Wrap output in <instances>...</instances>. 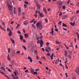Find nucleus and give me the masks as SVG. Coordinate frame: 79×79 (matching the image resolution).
I'll use <instances>...</instances> for the list:
<instances>
[{"label":"nucleus","mask_w":79,"mask_h":79,"mask_svg":"<svg viewBox=\"0 0 79 79\" xmlns=\"http://www.w3.org/2000/svg\"><path fill=\"white\" fill-rule=\"evenodd\" d=\"M56 44H61V42L56 40Z\"/></svg>","instance_id":"17"},{"label":"nucleus","mask_w":79,"mask_h":79,"mask_svg":"<svg viewBox=\"0 0 79 79\" xmlns=\"http://www.w3.org/2000/svg\"><path fill=\"white\" fill-rule=\"evenodd\" d=\"M34 75H35V74H37V72H34V73H33Z\"/></svg>","instance_id":"35"},{"label":"nucleus","mask_w":79,"mask_h":79,"mask_svg":"<svg viewBox=\"0 0 79 79\" xmlns=\"http://www.w3.org/2000/svg\"><path fill=\"white\" fill-rule=\"evenodd\" d=\"M23 42H24V43H26V41L24 39L23 40Z\"/></svg>","instance_id":"50"},{"label":"nucleus","mask_w":79,"mask_h":79,"mask_svg":"<svg viewBox=\"0 0 79 79\" xmlns=\"http://www.w3.org/2000/svg\"><path fill=\"white\" fill-rule=\"evenodd\" d=\"M20 40H23V37L21 35H20Z\"/></svg>","instance_id":"14"},{"label":"nucleus","mask_w":79,"mask_h":79,"mask_svg":"<svg viewBox=\"0 0 79 79\" xmlns=\"http://www.w3.org/2000/svg\"><path fill=\"white\" fill-rule=\"evenodd\" d=\"M12 34V31L11 30L10 31L9 33V36H11Z\"/></svg>","instance_id":"9"},{"label":"nucleus","mask_w":79,"mask_h":79,"mask_svg":"<svg viewBox=\"0 0 79 79\" xmlns=\"http://www.w3.org/2000/svg\"><path fill=\"white\" fill-rule=\"evenodd\" d=\"M79 10H77V11H76L77 14L79 13Z\"/></svg>","instance_id":"62"},{"label":"nucleus","mask_w":79,"mask_h":79,"mask_svg":"<svg viewBox=\"0 0 79 79\" xmlns=\"http://www.w3.org/2000/svg\"><path fill=\"white\" fill-rule=\"evenodd\" d=\"M32 27L34 28V29H35L36 28L35 27V26L34 25V24H32Z\"/></svg>","instance_id":"22"},{"label":"nucleus","mask_w":79,"mask_h":79,"mask_svg":"<svg viewBox=\"0 0 79 79\" xmlns=\"http://www.w3.org/2000/svg\"><path fill=\"white\" fill-rule=\"evenodd\" d=\"M23 47L25 49V50H26V47H25L24 46H23Z\"/></svg>","instance_id":"60"},{"label":"nucleus","mask_w":79,"mask_h":79,"mask_svg":"<svg viewBox=\"0 0 79 79\" xmlns=\"http://www.w3.org/2000/svg\"><path fill=\"white\" fill-rule=\"evenodd\" d=\"M71 2V1L70 0H69L68 2L67 3V4H69V2Z\"/></svg>","instance_id":"58"},{"label":"nucleus","mask_w":79,"mask_h":79,"mask_svg":"<svg viewBox=\"0 0 79 79\" xmlns=\"http://www.w3.org/2000/svg\"><path fill=\"white\" fill-rule=\"evenodd\" d=\"M10 48H9L8 49V53L10 52Z\"/></svg>","instance_id":"48"},{"label":"nucleus","mask_w":79,"mask_h":79,"mask_svg":"<svg viewBox=\"0 0 79 79\" xmlns=\"http://www.w3.org/2000/svg\"><path fill=\"white\" fill-rule=\"evenodd\" d=\"M64 52H65V56H66L67 55H68V52H67V51L66 50H64Z\"/></svg>","instance_id":"8"},{"label":"nucleus","mask_w":79,"mask_h":79,"mask_svg":"<svg viewBox=\"0 0 79 79\" xmlns=\"http://www.w3.org/2000/svg\"><path fill=\"white\" fill-rule=\"evenodd\" d=\"M30 61L31 62V63H32V61H33V60L32 59H31L30 60Z\"/></svg>","instance_id":"37"},{"label":"nucleus","mask_w":79,"mask_h":79,"mask_svg":"<svg viewBox=\"0 0 79 79\" xmlns=\"http://www.w3.org/2000/svg\"><path fill=\"white\" fill-rule=\"evenodd\" d=\"M40 16L41 17V18H43V17H44V15H43V13H41L40 14Z\"/></svg>","instance_id":"13"},{"label":"nucleus","mask_w":79,"mask_h":79,"mask_svg":"<svg viewBox=\"0 0 79 79\" xmlns=\"http://www.w3.org/2000/svg\"><path fill=\"white\" fill-rule=\"evenodd\" d=\"M55 31H56V32H58V29L56 28L55 29Z\"/></svg>","instance_id":"49"},{"label":"nucleus","mask_w":79,"mask_h":79,"mask_svg":"<svg viewBox=\"0 0 79 79\" xmlns=\"http://www.w3.org/2000/svg\"><path fill=\"white\" fill-rule=\"evenodd\" d=\"M68 57L70 59H71V56H70V55H68Z\"/></svg>","instance_id":"31"},{"label":"nucleus","mask_w":79,"mask_h":79,"mask_svg":"<svg viewBox=\"0 0 79 79\" xmlns=\"http://www.w3.org/2000/svg\"><path fill=\"white\" fill-rule=\"evenodd\" d=\"M65 75H66V77H68V74H67V73H65Z\"/></svg>","instance_id":"42"},{"label":"nucleus","mask_w":79,"mask_h":79,"mask_svg":"<svg viewBox=\"0 0 79 79\" xmlns=\"http://www.w3.org/2000/svg\"><path fill=\"white\" fill-rule=\"evenodd\" d=\"M70 24H71L72 26H73L75 25V23L74 22L73 23L72 22H70Z\"/></svg>","instance_id":"11"},{"label":"nucleus","mask_w":79,"mask_h":79,"mask_svg":"<svg viewBox=\"0 0 79 79\" xmlns=\"http://www.w3.org/2000/svg\"><path fill=\"white\" fill-rule=\"evenodd\" d=\"M36 25L38 29H42L43 28V26H42V23L40 22H38L36 23Z\"/></svg>","instance_id":"1"},{"label":"nucleus","mask_w":79,"mask_h":79,"mask_svg":"<svg viewBox=\"0 0 79 79\" xmlns=\"http://www.w3.org/2000/svg\"><path fill=\"white\" fill-rule=\"evenodd\" d=\"M35 13L36 15H37V13H38V10H37L36 11H35Z\"/></svg>","instance_id":"43"},{"label":"nucleus","mask_w":79,"mask_h":79,"mask_svg":"<svg viewBox=\"0 0 79 79\" xmlns=\"http://www.w3.org/2000/svg\"><path fill=\"white\" fill-rule=\"evenodd\" d=\"M24 7H25V8H27V5L26 4H24Z\"/></svg>","instance_id":"28"},{"label":"nucleus","mask_w":79,"mask_h":79,"mask_svg":"<svg viewBox=\"0 0 79 79\" xmlns=\"http://www.w3.org/2000/svg\"><path fill=\"white\" fill-rule=\"evenodd\" d=\"M8 70L10 72V73H11L12 72V71L10 70V69H8Z\"/></svg>","instance_id":"51"},{"label":"nucleus","mask_w":79,"mask_h":79,"mask_svg":"<svg viewBox=\"0 0 79 79\" xmlns=\"http://www.w3.org/2000/svg\"><path fill=\"white\" fill-rule=\"evenodd\" d=\"M34 44V43L33 41H32L31 42V45H32Z\"/></svg>","instance_id":"46"},{"label":"nucleus","mask_w":79,"mask_h":79,"mask_svg":"<svg viewBox=\"0 0 79 79\" xmlns=\"http://www.w3.org/2000/svg\"><path fill=\"white\" fill-rule=\"evenodd\" d=\"M42 50L43 52H45V49L44 48H42Z\"/></svg>","instance_id":"39"},{"label":"nucleus","mask_w":79,"mask_h":79,"mask_svg":"<svg viewBox=\"0 0 79 79\" xmlns=\"http://www.w3.org/2000/svg\"><path fill=\"white\" fill-rule=\"evenodd\" d=\"M73 19H74V17H73L70 19L71 21H72L73 20Z\"/></svg>","instance_id":"52"},{"label":"nucleus","mask_w":79,"mask_h":79,"mask_svg":"<svg viewBox=\"0 0 79 79\" xmlns=\"http://www.w3.org/2000/svg\"><path fill=\"white\" fill-rule=\"evenodd\" d=\"M10 40L12 41V43H13V44H15V40H13L12 38H10Z\"/></svg>","instance_id":"12"},{"label":"nucleus","mask_w":79,"mask_h":79,"mask_svg":"<svg viewBox=\"0 0 79 79\" xmlns=\"http://www.w3.org/2000/svg\"><path fill=\"white\" fill-rule=\"evenodd\" d=\"M23 31L24 33H26V30H25V28H23Z\"/></svg>","instance_id":"34"},{"label":"nucleus","mask_w":79,"mask_h":79,"mask_svg":"<svg viewBox=\"0 0 79 79\" xmlns=\"http://www.w3.org/2000/svg\"><path fill=\"white\" fill-rule=\"evenodd\" d=\"M57 6L59 8V10H61V6H62V2L59 1L57 4Z\"/></svg>","instance_id":"3"},{"label":"nucleus","mask_w":79,"mask_h":79,"mask_svg":"<svg viewBox=\"0 0 79 79\" xmlns=\"http://www.w3.org/2000/svg\"><path fill=\"white\" fill-rule=\"evenodd\" d=\"M47 56H50V53H47Z\"/></svg>","instance_id":"45"},{"label":"nucleus","mask_w":79,"mask_h":79,"mask_svg":"<svg viewBox=\"0 0 79 79\" xmlns=\"http://www.w3.org/2000/svg\"><path fill=\"white\" fill-rule=\"evenodd\" d=\"M14 74L15 75V76L16 77L17 76V73L16 72H14Z\"/></svg>","instance_id":"24"},{"label":"nucleus","mask_w":79,"mask_h":79,"mask_svg":"<svg viewBox=\"0 0 79 79\" xmlns=\"http://www.w3.org/2000/svg\"><path fill=\"white\" fill-rule=\"evenodd\" d=\"M46 69L47 70H48V68L47 67H46Z\"/></svg>","instance_id":"61"},{"label":"nucleus","mask_w":79,"mask_h":79,"mask_svg":"<svg viewBox=\"0 0 79 79\" xmlns=\"http://www.w3.org/2000/svg\"><path fill=\"white\" fill-rule=\"evenodd\" d=\"M17 53H18V54H19L20 53V51H18L16 52Z\"/></svg>","instance_id":"32"},{"label":"nucleus","mask_w":79,"mask_h":79,"mask_svg":"<svg viewBox=\"0 0 79 79\" xmlns=\"http://www.w3.org/2000/svg\"><path fill=\"white\" fill-rule=\"evenodd\" d=\"M67 17V15H64L63 18H62V19H66Z\"/></svg>","instance_id":"16"},{"label":"nucleus","mask_w":79,"mask_h":79,"mask_svg":"<svg viewBox=\"0 0 79 79\" xmlns=\"http://www.w3.org/2000/svg\"><path fill=\"white\" fill-rule=\"evenodd\" d=\"M42 58H43V59H44V60H47L46 58L45 57V56L42 57L41 56Z\"/></svg>","instance_id":"30"},{"label":"nucleus","mask_w":79,"mask_h":79,"mask_svg":"<svg viewBox=\"0 0 79 79\" xmlns=\"http://www.w3.org/2000/svg\"><path fill=\"white\" fill-rule=\"evenodd\" d=\"M59 15H60V16H61V15H62V13L61 12H60V14H59Z\"/></svg>","instance_id":"55"},{"label":"nucleus","mask_w":79,"mask_h":79,"mask_svg":"<svg viewBox=\"0 0 79 79\" xmlns=\"http://www.w3.org/2000/svg\"><path fill=\"white\" fill-rule=\"evenodd\" d=\"M36 58L37 60H39V56H36Z\"/></svg>","instance_id":"53"},{"label":"nucleus","mask_w":79,"mask_h":79,"mask_svg":"<svg viewBox=\"0 0 79 79\" xmlns=\"http://www.w3.org/2000/svg\"><path fill=\"white\" fill-rule=\"evenodd\" d=\"M77 6H79V2L77 4Z\"/></svg>","instance_id":"59"},{"label":"nucleus","mask_w":79,"mask_h":79,"mask_svg":"<svg viewBox=\"0 0 79 79\" xmlns=\"http://www.w3.org/2000/svg\"><path fill=\"white\" fill-rule=\"evenodd\" d=\"M17 32L18 34H21V31H18Z\"/></svg>","instance_id":"41"},{"label":"nucleus","mask_w":79,"mask_h":79,"mask_svg":"<svg viewBox=\"0 0 79 79\" xmlns=\"http://www.w3.org/2000/svg\"><path fill=\"white\" fill-rule=\"evenodd\" d=\"M25 73H27V72H28V70L27 69L26 71H25Z\"/></svg>","instance_id":"64"},{"label":"nucleus","mask_w":79,"mask_h":79,"mask_svg":"<svg viewBox=\"0 0 79 79\" xmlns=\"http://www.w3.org/2000/svg\"><path fill=\"white\" fill-rule=\"evenodd\" d=\"M24 3H26V4H27V5H28V4H29V2H26V1H25Z\"/></svg>","instance_id":"33"},{"label":"nucleus","mask_w":79,"mask_h":79,"mask_svg":"<svg viewBox=\"0 0 79 79\" xmlns=\"http://www.w3.org/2000/svg\"><path fill=\"white\" fill-rule=\"evenodd\" d=\"M51 31L52 32H50V34H51L53 35H54V33H53V32L54 31H53V28H52L51 29Z\"/></svg>","instance_id":"5"},{"label":"nucleus","mask_w":79,"mask_h":79,"mask_svg":"<svg viewBox=\"0 0 79 79\" xmlns=\"http://www.w3.org/2000/svg\"><path fill=\"white\" fill-rule=\"evenodd\" d=\"M24 25H27V23H26V21H25L24 23H23Z\"/></svg>","instance_id":"29"},{"label":"nucleus","mask_w":79,"mask_h":79,"mask_svg":"<svg viewBox=\"0 0 79 79\" xmlns=\"http://www.w3.org/2000/svg\"><path fill=\"white\" fill-rule=\"evenodd\" d=\"M34 69H31V73H32V74H34Z\"/></svg>","instance_id":"10"},{"label":"nucleus","mask_w":79,"mask_h":79,"mask_svg":"<svg viewBox=\"0 0 79 79\" xmlns=\"http://www.w3.org/2000/svg\"><path fill=\"white\" fill-rule=\"evenodd\" d=\"M16 8L14 7V14H16Z\"/></svg>","instance_id":"7"},{"label":"nucleus","mask_w":79,"mask_h":79,"mask_svg":"<svg viewBox=\"0 0 79 79\" xmlns=\"http://www.w3.org/2000/svg\"><path fill=\"white\" fill-rule=\"evenodd\" d=\"M62 22L61 21H59V23H58L59 25H61Z\"/></svg>","instance_id":"18"},{"label":"nucleus","mask_w":79,"mask_h":79,"mask_svg":"<svg viewBox=\"0 0 79 79\" xmlns=\"http://www.w3.org/2000/svg\"><path fill=\"white\" fill-rule=\"evenodd\" d=\"M37 22V21H35L34 22V24H35Z\"/></svg>","instance_id":"57"},{"label":"nucleus","mask_w":79,"mask_h":79,"mask_svg":"<svg viewBox=\"0 0 79 79\" xmlns=\"http://www.w3.org/2000/svg\"><path fill=\"white\" fill-rule=\"evenodd\" d=\"M45 21L46 23H48V20L46 18L45 19Z\"/></svg>","instance_id":"36"},{"label":"nucleus","mask_w":79,"mask_h":79,"mask_svg":"<svg viewBox=\"0 0 79 79\" xmlns=\"http://www.w3.org/2000/svg\"><path fill=\"white\" fill-rule=\"evenodd\" d=\"M35 20V19H33L30 22V23H33Z\"/></svg>","instance_id":"23"},{"label":"nucleus","mask_w":79,"mask_h":79,"mask_svg":"<svg viewBox=\"0 0 79 79\" xmlns=\"http://www.w3.org/2000/svg\"><path fill=\"white\" fill-rule=\"evenodd\" d=\"M39 69H36L35 71H39Z\"/></svg>","instance_id":"56"},{"label":"nucleus","mask_w":79,"mask_h":79,"mask_svg":"<svg viewBox=\"0 0 79 79\" xmlns=\"http://www.w3.org/2000/svg\"><path fill=\"white\" fill-rule=\"evenodd\" d=\"M40 45H44V43H40Z\"/></svg>","instance_id":"63"},{"label":"nucleus","mask_w":79,"mask_h":79,"mask_svg":"<svg viewBox=\"0 0 79 79\" xmlns=\"http://www.w3.org/2000/svg\"><path fill=\"white\" fill-rule=\"evenodd\" d=\"M62 8H63V10H65V6H63Z\"/></svg>","instance_id":"40"},{"label":"nucleus","mask_w":79,"mask_h":79,"mask_svg":"<svg viewBox=\"0 0 79 79\" xmlns=\"http://www.w3.org/2000/svg\"><path fill=\"white\" fill-rule=\"evenodd\" d=\"M25 37H28V34H25Z\"/></svg>","instance_id":"21"},{"label":"nucleus","mask_w":79,"mask_h":79,"mask_svg":"<svg viewBox=\"0 0 79 79\" xmlns=\"http://www.w3.org/2000/svg\"><path fill=\"white\" fill-rule=\"evenodd\" d=\"M18 12H19V13H21V9H20V7H19V8Z\"/></svg>","instance_id":"25"},{"label":"nucleus","mask_w":79,"mask_h":79,"mask_svg":"<svg viewBox=\"0 0 79 79\" xmlns=\"http://www.w3.org/2000/svg\"><path fill=\"white\" fill-rule=\"evenodd\" d=\"M2 24L4 26H5V23L4 22H3Z\"/></svg>","instance_id":"54"},{"label":"nucleus","mask_w":79,"mask_h":79,"mask_svg":"<svg viewBox=\"0 0 79 79\" xmlns=\"http://www.w3.org/2000/svg\"><path fill=\"white\" fill-rule=\"evenodd\" d=\"M49 43L47 42L46 43V45L47 46H48V45H49Z\"/></svg>","instance_id":"47"},{"label":"nucleus","mask_w":79,"mask_h":79,"mask_svg":"<svg viewBox=\"0 0 79 79\" xmlns=\"http://www.w3.org/2000/svg\"><path fill=\"white\" fill-rule=\"evenodd\" d=\"M45 50L46 52H49V51H51V48H50V47H48L47 48H46L45 49Z\"/></svg>","instance_id":"4"},{"label":"nucleus","mask_w":79,"mask_h":79,"mask_svg":"<svg viewBox=\"0 0 79 79\" xmlns=\"http://www.w3.org/2000/svg\"><path fill=\"white\" fill-rule=\"evenodd\" d=\"M31 57L29 56L28 57V60H31Z\"/></svg>","instance_id":"44"},{"label":"nucleus","mask_w":79,"mask_h":79,"mask_svg":"<svg viewBox=\"0 0 79 79\" xmlns=\"http://www.w3.org/2000/svg\"><path fill=\"white\" fill-rule=\"evenodd\" d=\"M62 26H63V27H68V26L66 25V24L63 23V24Z\"/></svg>","instance_id":"15"},{"label":"nucleus","mask_w":79,"mask_h":79,"mask_svg":"<svg viewBox=\"0 0 79 79\" xmlns=\"http://www.w3.org/2000/svg\"><path fill=\"white\" fill-rule=\"evenodd\" d=\"M76 72L77 74H79V68H78L76 69Z\"/></svg>","instance_id":"6"},{"label":"nucleus","mask_w":79,"mask_h":79,"mask_svg":"<svg viewBox=\"0 0 79 79\" xmlns=\"http://www.w3.org/2000/svg\"><path fill=\"white\" fill-rule=\"evenodd\" d=\"M1 69L2 70H3V71H5V69L4 68H3V67H2Z\"/></svg>","instance_id":"20"},{"label":"nucleus","mask_w":79,"mask_h":79,"mask_svg":"<svg viewBox=\"0 0 79 79\" xmlns=\"http://www.w3.org/2000/svg\"><path fill=\"white\" fill-rule=\"evenodd\" d=\"M72 78L73 79H76V77H72Z\"/></svg>","instance_id":"38"},{"label":"nucleus","mask_w":79,"mask_h":79,"mask_svg":"<svg viewBox=\"0 0 79 79\" xmlns=\"http://www.w3.org/2000/svg\"><path fill=\"white\" fill-rule=\"evenodd\" d=\"M8 6L9 8V10L10 11H13V8L12 6L9 3H7Z\"/></svg>","instance_id":"2"},{"label":"nucleus","mask_w":79,"mask_h":79,"mask_svg":"<svg viewBox=\"0 0 79 79\" xmlns=\"http://www.w3.org/2000/svg\"><path fill=\"white\" fill-rule=\"evenodd\" d=\"M15 52L12 53L11 54V55H12V56H15Z\"/></svg>","instance_id":"27"},{"label":"nucleus","mask_w":79,"mask_h":79,"mask_svg":"<svg viewBox=\"0 0 79 79\" xmlns=\"http://www.w3.org/2000/svg\"><path fill=\"white\" fill-rule=\"evenodd\" d=\"M44 11L46 13H47V10H46V9L45 8H44Z\"/></svg>","instance_id":"26"},{"label":"nucleus","mask_w":79,"mask_h":79,"mask_svg":"<svg viewBox=\"0 0 79 79\" xmlns=\"http://www.w3.org/2000/svg\"><path fill=\"white\" fill-rule=\"evenodd\" d=\"M11 64H12V65H13L14 64H15V61H14V60H12L11 62Z\"/></svg>","instance_id":"19"}]
</instances>
